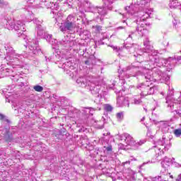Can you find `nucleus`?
<instances>
[{
    "instance_id": "obj_31",
    "label": "nucleus",
    "mask_w": 181,
    "mask_h": 181,
    "mask_svg": "<svg viewBox=\"0 0 181 181\" xmlns=\"http://www.w3.org/2000/svg\"><path fill=\"white\" fill-rule=\"evenodd\" d=\"M80 142H81L82 146H84V145H88V141L84 139V138H83V137H81L80 139Z\"/></svg>"
},
{
    "instance_id": "obj_6",
    "label": "nucleus",
    "mask_w": 181,
    "mask_h": 181,
    "mask_svg": "<svg viewBox=\"0 0 181 181\" xmlns=\"http://www.w3.org/2000/svg\"><path fill=\"white\" fill-rule=\"evenodd\" d=\"M76 17L69 15L66 19L61 24L59 29L61 32H72L76 28Z\"/></svg>"
},
{
    "instance_id": "obj_39",
    "label": "nucleus",
    "mask_w": 181,
    "mask_h": 181,
    "mask_svg": "<svg viewBox=\"0 0 181 181\" xmlns=\"http://www.w3.org/2000/svg\"><path fill=\"white\" fill-rule=\"evenodd\" d=\"M147 135L148 136H150L151 139H153V135H152V131H151V129L148 130Z\"/></svg>"
},
{
    "instance_id": "obj_24",
    "label": "nucleus",
    "mask_w": 181,
    "mask_h": 181,
    "mask_svg": "<svg viewBox=\"0 0 181 181\" xmlns=\"http://www.w3.org/2000/svg\"><path fill=\"white\" fill-rule=\"evenodd\" d=\"M95 122H96V124H95L96 128H98L99 129H103V128H104V123L103 121H98Z\"/></svg>"
},
{
    "instance_id": "obj_56",
    "label": "nucleus",
    "mask_w": 181,
    "mask_h": 181,
    "mask_svg": "<svg viewBox=\"0 0 181 181\" xmlns=\"http://www.w3.org/2000/svg\"><path fill=\"white\" fill-rule=\"evenodd\" d=\"M50 4L52 6L54 5V6H57V4H54L53 3H50ZM51 6V8L53 9V6Z\"/></svg>"
},
{
    "instance_id": "obj_42",
    "label": "nucleus",
    "mask_w": 181,
    "mask_h": 181,
    "mask_svg": "<svg viewBox=\"0 0 181 181\" xmlns=\"http://www.w3.org/2000/svg\"><path fill=\"white\" fill-rule=\"evenodd\" d=\"M69 40H62L59 43L61 45H66V43H68Z\"/></svg>"
},
{
    "instance_id": "obj_41",
    "label": "nucleus",
    "mask_w": 181,
    "mask_h": 181,
    "mask_svg": "<svg viewBox=\"0 0 181 181\" xmlns=\"http://www.w3.org/2000/svg\"><path fill=\"white\" fill-rule=\"evenodd\" d=\"M112 146H109L106 147V152H112Z\"/></svg>"
},
{
    "instance_id": "obj_25",
    "label": "nucleus",
    "mask_w": 181,
    "mask_h": 181,
    "mask_svg": "<svg viewBox=\"0 0 181 181\" xmlns=\"http://www.w3.org/2000/svg\"><path fill=\"white\" fill-rule=\"evenodd\" d=\"M33 89L37 93H42V91H43V87L39 85L33 86Z\"/></svg>"
},
{
    "instance_id": "obj_29",
    "label": "nucleus",
    "mask_w": 181,
    "mask_h": 181,
    "mask_svg": "<svg viewBox=\"0 0 181 181\" xmlns=\"http://www.w3.org/2000/svg\"><path fill=\"white\" fill-rule=\"evenodd\" d=\"M102 170H103V175H106L107 176H110V172H111L110 169L103 168Z\"/></svg>"
},
{
    "instance_id": "obj_28",
    "label": "nucleus",
    "mask_w": 181,
    "mask_h": 181,
    "mask_svg": "<svg viewBox=\"0 0 181 181\" xmlns=\"http://www.w3.org/2000/svg\"><path fill=\"white\" fill-rule=\"evenodd\" d=\"M148 4V0H137V4L144 6Z\"/></svg>"
},
{
    "instance_id": "obj_59",
    "label": "nucleus",
    "mask_w": 181,
    "mask_h": 181,
    "mask_svg": "<svg viewBox=\"0 0 181 181\" xmlns=\"http://www.w3.org/2000/svg\"><path fill=\"white\" fill-rule=\"evenodd\" d=\"M124 163V165H125V163H129V161H127V162H125Z\"/></svg>"
},
{
    "instance_id": "obj_32",
    "label": "nucleus",
    "mask_w": 181,
    "mask_h": 181,
    "mask_svg": "<svg viewBox=\"0 0 181 181\" xmlns=\"http://www.w3.org/2000/svg\"><path fill=\"white\" fill-rule=\"evenodd\" d=\"M162 162H164L165 163H166L168 166H170V158H168V157H165V158L163 159V160Z\"/></svg>"
},
{
    "instance_id": "obj_27",
    "label": "nucleus",
    "mask_w": 181,
    "mask_h": 181,
    "mask_svg": "<svg viewBox=\"0 0 181 181\" xmlns=\"http://www.w3.org/2000/svg\"><path fill=\"white\" fill-rule=\"evenodd\" d=\"M135 71V67H134V66H127L126 69H124L122 70L123 73H127V71Z\"/></svg>"
},
{
    "instance_id": "obj_60",
    "label": "nucleus",
    "mask_w": 181,
    "mask_h": 181,
    "mask_svg": "<svg viewBox=\"0 0 181 181\" xmlns=\"http://www.w3.org/2000/svg\"><path fill=\"white\" fill-rule=\"evenodd\" d=\"M0 28H2V24L0 23Z\"/></svg>"
},
{
    "instance_id": "obj_10",
    "label": "nucleus",
    "mask_w": 181,
    "mask_h": 181,
    "mask_svg": "<svg viewBox=\"0 0 181 181\" xmlns=\"http://www.w3.org/2000/svg\"><path fill=\"white\" fill-rule=\"evenodd\" d=\"M84 6L85 8H88L89 11L92 13H95L96 16L98 18L100 16H105L107 14V10L103 7H98V6H95L93 4H91V2H90L89 0H85L84 1Z\"/></svg>"
},
{
    "instance_id": "obj_26",
    "label": "nucleus",
    "mask_w": 181,
    "mask_h": 181,
    "mask_svg": "<svg viewBox=\"0 0 181 181\" xmlns=\"http://www.w3.org/2000/svg\"><path fill=\"white\" fill-rule=\"evenodd\" d=\"M125 10H126L127 12H128L130 15H133V14H134V10H133L132 6H129L125 7Z\"/></svg>"
},
{
    "instance_id": "obj_62",
    "label": "nucleus",
    "mask_w": 181,
    "mask_h": 181,
    "mask_svg": "<svg viewBox=\"0 0 181 181\" xmlns=\"http://www.w3.org/2000/svg\"><path fill=\"white\" fill-rule=\"evenodd\" d=\"M144 119H145V117H143L142 119H141V121H144Z\"/></svg>"
},
{
    "instance_id": "obj_38",
    "label": "nucleus",
    "mask_w": 181,
    "mask_h": 181,
    "mask_svg": "<svg viewBox=\"0 0 181 181\" xmlns=\"http://www.w3.org/2000/svg\"><path fill=\"white\" fill-rule=\"evenodd\" d=\"M151 13L146 12L145 15H143L142 21H145V18H149V16H151Z\"/></svg>"
},
{
    "instance_id": "obj_7",
    "label": "nucleus",
    "mask_w": 181,
    "mask_h": 181,
    "mask_svg": "<svg viewBox=\"0 0 181 181\" xmlns=\"http://www.w3.org/2000/svg\"><path fill=\"white\" fill-rule=\"evenodd\" d=\"M25 42L27 43L25 47H28L30 50L29 56H31V57H33V56H37V54H40V53H42V49H40V47H39V41L31 38H27Z\"/></svg>"
},
{
    "instance_id": "obj_63",
    "label": "nucleus",
    "mask_w": 181,
    "mask_h": 181,
    "mask_svg": "<svg viewBox=\"0 0 181 181\" xmlns=\"http://www.w3.org/2000/svg\"><path fill=\"white\" fill-rule=\"evenodd\" d=\"M167 46H169V42H167Z\"/></svg>"
},
{
    "instance_id": "obj_33",
    "label": "nucleus",
    "mask_w": 181,
    "mask_h": 181,
    "mask_svg": "<svg viewBox=\"0 0 181 181\" xmlns=\"http://www.w3.org/2000/svg\"><path fill=\"white\" fill-rule=\"evenodd\" d=\"M5 6H8V2L0 0V8H5Z\"/></svg>"
},
{
    "instance_id": "obj_43",
    "label": "nucleus",
    "mask_w": 181,
    "mask_h": 181,
    "mask_svg": "<svg viewBox=\"0 0 181 181\" xmlns=\"http://www.w3.org/2000/svg\"><path fill=\"white\" fill-rule=\"evenodd\" d=\"M88 112L89 114H90V115H93V114L94 113V108H89L88 109Z\"/></svg>"
},
{
    "instance_id": "obj_12",
    "label": "nucleus",
    "mask_w": 181,
    "mask_h": 181,
    "mask_svg": "<svg viewBox=\"0 0 181 181\" xmlns=\"http://www.w3.org/2000/svg\"><path fill=\"white\" fill-rule=\"evenodd\" d=\"M136 23L137 25L136 28V32H137L142 37V36H145L146 33H148V30L146 29V23H145V21H142V18H139L136 20Z\"/></svg>"
},
{
    "instance_id": "obj_48",
    "label": "nucleus",
    "mask_w": 181,
    "mask_h": 181,
    "mask_svg": "<svg viewBox=\"0 0 181 181\" xmlns=\"http://www.w3.org/2000/svg\"><path fill=\"white\" fill-rule=\"evenodd\" d=\"M175 181H181V174L178 175Z\"/></svg>"
},
{
    "instance_id": "obj_4",
    "label": "nucleus",
    "mask_w": 181,
    "mask_h": 181,
    "mask_svg": "<svg viewBox=\"0 0 181 181\" xmlns=\"http://www.w3.org/2000/svg\"><path fill=\"white\" fill-rule=\"evenodd\" d=\"M154 151L156 153V158H159L165 153V151H168L169 148L172 146L170 139H166V137H162L158 141L154 142Z\"/></svg>"
},
{
    "instance_id": "obj_50",
    "label": "nucleus",
    "mask_w": 181,
    "mask_h": 181,
    "mask_svg": "<svg viewBox=\"0 0 181 181\" xmlns=\"http://www.w3.org/2000/svg\"><path fill=\"white\" fill-rule=\"evenodd\" d=\"M90 63H91V60L90 59H88V60L85 62V64H87L88 66L90 65Z\"/></svg>"
},
{
    "instance_id": "obj_2",
    "label": "nucleus",
    "mask_w": 181,
    "mask_h": 181,
    "mask_svg": "<svg viewBox=\"0 0 181 181\" xmlns=\"http://www.w3.org/2000/svg\"><path fill=\"white\" fill-rule=\"evenodd\" d=\"M5 50L6 52L7 56L4 57V60H6L7 66L5 64H1L0 66V73L2 77H8L11 76L13 81H22L23 78H18L19 76L16 74V66H13L12 63L15 64V66H19V60L22 59V55L16 54L13 50V48L8 45L4 46Z\"/></svg>"
},
{
    "instance_id": "obj_16",
    "label": "nucleus",
    "mask_w": 181,
    "mask_h": 181,
    "mask_svg": "<svg viewBox=\"0 0 181 181\" xmlns=\"http://www.w3.org/2000/svg\"><path fill=\"white\" fill-rule=\"evenodd\" d=\"M105 8L109 11H112V4H114V0H103Z\"/></svg>"
},
{
    "instance_id": "obj_20",
    "label": "nucleus",
    "mask_w": 181,
    "mask_h": 181,
    "mask_svg": "<svg viewBox=\"0 0 181 181\" xmlns=\"http://www.w3.org/2000/svg\"><path fill=\"white\" fill-rule=\"evenodd\" d=\"M161 166L163 169L161 170L160 173L163 175H166L168 173V169H169V165L166 164V163L161 161Z\"/></svg>"
},
{
    "instance_id": "obj_19",
    "label": "nucleus",
    "mask_w": 181,
    "mask_h": 181,
    "mask_svg": "<svg viewBox=\"0 0 181 181\" xmlns=\"http://www.w3.org/2000/svg\"><path fill=\"white\" fill-rule=\"evenodd\" d=\"M4 139L6 141V142H11L12 141V136L11 135V133L8 129H4Z\"/></svg>"
},
{
    "instance_id": "obj_1",
    "label": "nucleus",
    "mask_w": 181,
    "mask_h": 181,
    "mask_svg": "<svg viewBox=\"0 0 181 181\" xmlns=\"http://www.w3.org/2000/svg\"><path fill=\"white\" fill-rule=\"evenodd\" d=\"M157 54V51H153L152 53L148 54V61L144 62V66L143 69H144L143 71H139L136 74L132 76L133 77L141 76L144 80L151 83V84L155 83L156 80H165L168 81L170 78L169 76L162 72L160 69H156V67L154 66L155 64H158L160 60V58H159Z\"/></svg>"
},
{
    "instance_id": "obj_3",
    "label": "nucleus",
    "mask_w": 181,
    "mask_h": 181,
    "mask_svg": "<svg viewBox=\"0 0 181 181\" xmlns=\"http://www.w3.org/2000/svg\"><path fill=\"white\" fill-rule=\"evenodd\" d=\"M76 83L79 87H87L89 86L90 91L93 95H97L100 97V91L101 90V86H100V82L97 78L91 77H79L76 80Z\"/></svg>"
},
{
    "instance_id": "obj_40",
    "label": "nucleus",
    "mask_w": 181,
    "mask_h": 181,
    "mask_svg": "<svg viewBox=\"0 0 181 181\" xmlns=\"http://www.w3.org/2000/svg\"><path fill=\"white\" fill-rule=\"evenodd\" d=\"M173 165H174L175 168H180L181 166V165L179 163H177L176 161H173Z\"/></svg>"
},
{
    "instance_id": "obj_52",
    "label": "nucleus",
    "mask_w": 181,
    "mask_h": 181,
    "mask_svg": "<svg viewBox=\"0 0 181 181\" xmlns=\"http://www.w3.org/2000/svg\"><path fill=\"white\" fill-rule=\"evenodd\" d=\"M175 111L176 114H177V115H179V117H181V113H180L179 111H177V110H175Z\"/></svg>"
},
{
    "instance_id": "obj_37",
    "label": "nucleus",
    "mask_w": 181,
    "mask_h": 181,
    "mask_svg": "<svg viewBox=\"0 0 181 181\" xmlns=\"http://www.w3.org/2000/svg\"><path fill=\"white\" fill-rule=\"evenodd\" d=\"M105 111L111 112V111H112V106L110 105H105Z\"/></svg>"
},
{
    "instance_id": "obj_36",
    "label": "nucleus",
    "mask_w": 181,
    "mask_h": 181,
    "mask_svg": "<svg viewBox=\"0 0 181 181\" xmlns=\"http://www.w3.org/2000/svg\"><path fill=\"white\" fill-rule=\"evenodd\" d=\"M175 136H180L181 135V129H177L174 131Z\"/></svg>"
},
{
    "instance_id": "obj_15",
    "label": "nucleus",
    "mask_w": 181,
    "mask_h": 181,
    "mask_svg": "<svg viewBox=\"0 0 181 181\" xmlns=\"http://www.w3.org/2000/svg\"><path fill=\"white\" fill-rule=\"evenodd\" d=\"M117 104L118 107H124V105H127V107H129V101L124 98V96H120L117 98Z\"/></svg>"
},
{
    "instance_id": "obj_22",
    "label": "nucleus",
    "mask_w": 181,
    "mask_h": 181,
    "mask_svg": "<svg viewBox=\"0 0 181 181\" xmlns=\"http://www.w3.org/2000/svg\"><path fill=\"white\" fill-rule=\"evenodd\" d=\"M45 39H46L47 42L50 43V45H53V35L47 33H45L44 35Z\"/></svg>"
},
{
    "instance_id": "obj_46",
    "label": "nucleus",
    "mask_w": 181,
    "mask_h": 181,
    "mask_svg": "<svg viewBox=\"0 0 181 181\" xmlns=\"http://www.w3.org/2000/svg\"><path fill=\"white\" fill-rule=\"evenodd\" d=\"M33 22H34V23H36V25H37V26H39V25H40V21H39L37 18L33 20Z\"/></svg>"
},
{
    "instance_id": "obj_44",
    "label": "nucleus",
    "mask_w": 181,
    "mask_h": 181,
    "mask_svg": "<svg viewBox=\"0 0 181 181\" xmlns=\"http://www.w3.org/2000/svg\"><path fill=\"white\" fill-rule=\"evenodd\" d=\"M173 22V25L174 26H176V25H177L178 23H180V21L179 20H176L175 19Z\"/></svg>"
},
{
    "instance_id": "obj_13",
    "label": "nucleus",
    "mask_w": 181,
    "mask_h": 181,
    "mask_svg": "<svg viewBox=\"0 0 181 181\" xmlns=\"http://www.w3.org/2000/svg\"><path fill=\"white\" fill-rule=\"evenodd\" d=\"M177 63L176 58L170 57L168 59L160 58V66L168 67L169 70H172L175 67V64Z\"/></svg>"
},
{
    "instance_id": "obj_18",
    "label": "nucleus",
    "mask_w": 181,
    "mask_h": 181,
    "mask_svg": "<svg viewBox=\"0 0 181 181\" xmlns=\"http://www.w3.org/2000/svg\"><path fill=\"white\" fill-rule=\"evenodd\" d=\"M44 33H45V29H43V27H42V25H39L37 27V35L38 39H40V37L43 36Z\"/></svg>"
},
{
    "instance_id": "obj_23",
    "label": "nucleus",
    "mask_w": 181,
    "mask_h": 181,
    "mask_svg": "<svg viewBox=\"0 0 181 181\" xmlns=\"http://www.w3.org/2000/svg\"><path fill=\"white\" fill-rule=\"evenodd\" d=\"M131 104H134V105H139L142 104V101L139 98H134L132 100Z\"/></svg>"
},
{
    "instance_id": "obj_21",
    "label": "nucleus",
    "mask_w": 181,
    "mask_h": 181,
    "mask_svg": "<svg viewBox=\"0 0 181 181\" xmlns=\"http://www.w3.org/2000/svg\"><path fill=\"white\" fill-rule=\"evenodd\" d=\"M12 107L15 111H19V110H22V103L14 102L13 103Z\"/></svg>"
},
{
    "instance_id": "obj_34",
    "label": "nucleus",
    "mask_w": 181,
    "mask_h": 181,
    "mask_svg": "<svg viewBox=\"0 0 181 181\" xmlns=\"http://www.w3.org/2000/svg\"><path fill=\"white\" fill-rule=\"evenodd\" d=\"M117 118L119 121H122V119L124 118V113L122 112L117 113Z\"/></svg>"
},
{
    "instance_id": "obj_14",
    "label": "nucleus",
    "mask_w": 181,
    "mask_h": 181,
    "mask_svg": "<svg viewBox=\"0 0 181 181\" xmlns=\"http://www.w3.org/2000/svg\"><path fill=\"white\" fill-rule=\"evenodd\" d=\"M144 53H153L155 50L152 49L153 47L151 46V42L149 41V38H146L144 42Z\"/></svg>"
},
{
    "instance_id": "obj_58",
    "label": "nucleus",
    "mask_w": 181,
    "mask_h": 181,
    "mask_svg": "<svg viewBox=\"0 0 181 181\" xmlns=\"http://www.w3.org/2000/svg\"><path fill=\"white\" fill-rule=\"evenodd\" d=\"M129 37H131V39H132V34L129 35Z\"/></svg>"
},
{
    "instance_id": "obj_51",
    "label": "nucleus",
    "mask_w": 181,
    "mask_h": 181,
    "mask_svg": "<svg viewBox=\"0 0 181 181\" xmlns=\"http://www.w3.org/2000/svg\"><path fill=\"white\" fill-rule=\"evenodd\" d=\"M5 118V115L0 114V119H4Z\"/></svg>"
},
{
    "instance_id": "obj_8",
    "label": "nucleus",
    "mask_w": 181,
    "mask_h": 181,
    "mask_svg": "<svg viewBox=\"0 0 181 181\" xmlns=\"http://www.w3.org/2000/svg\"><path fill=\"white\" fill-rule=\"evenodd\" d=\"M173 89L170 90V88L167 97L165 98L167 107L168 108H169L170 111H172V112H173V110L177 108V105L181 103L180 98L176 99L175 97H173Z\"/></svg>"
},
{
    "instance_id": "obj_9",
    "label": "nucleus",
    "mask_w": 181,
    "mask_h": 181,
    "mask_svg": "<svg viewBox=\"0 0 181 181\" xmlns=\"http://www.w3.org/2000/svg\"><path fill=\"white\" fill-rule=\"evenodd\" d=\"M120 141H124V144L127 145H129L133 147V149H138L141 145H144L145 144V141L142 140L139 142L135 141L132 136L127 133L123 134L119 136Z\"/></svg>"
},
{
    "instance_id": "obj_61",
    "label": "nucleus",
    "mask_w": 181,
    "mask_h": 181,
    "mask_svg": "<svg viewBox=\"0 0 181 181\" xmlns=\"http://www.w3.org/2000/svg\"><path fill=\"white\" fill-rule=\"evenodd\" d=\"M171 179H173V175H170Z\"/></svg>"
},
{
    "instance_id": "obj_17",
    "label": "nucleus",
    "mask_w": 181,
    "mask_h": 181,
    "mask_svg": "<svg viewBox=\"0 0 181 181\" xmlns=\"http://www.w3.org/2000/svg\"><path fill=\"white\" fill-rule=\"evenodd\" d=\"M169 6L171 9H176L180 6V3H179V0H173L170 1Z\"/></svg>"
},
{
    "instance_id": "obj_35",
    "label": "nucleus",
    "mask_w": 181,
    "mask_h": 181,
    "mask_svg": "<svg viewBox=\"0 0 181 181\" xmlns=\"http://www.w3.org/2000/svg\"><path fill=\"white\" fill-rule=\"evenodd\" d=\"M93 28L95 29V32H101L103 27L101 25L93 26Z\"/></svg>"
},
{
    "instance_id": "obj_64",
    "label": "nucleus",
    "mask_w": 181,
    "mask_h": 181,
    "mask_svg": "<svg viewBox=\"0 0 181 181\" xmlns=\"http://www.w3.org/2000/svg\"><path fill=\"white\" fill-rule=\"evenodd\" d=\"M26 18H27V19H29V16H27Z\"/></svg>"
},
{
    "instance_id": "obj_47",
    "label": "nucleus",
    "mask_w": 181,
    "mask_h": 181,
    "mask_svg": "<svg viewBox=\"0 0 181 181\" xmlns=\"http://www.w3.org/2000/svg\"><path fill=\"white\" fill-rule=\"evenodd\" d=\"M25 15H30V19L32 21L33 18V16L32 15V13H29V11H27L25 13Z\"/></svg>"
},
{
    "instance_id": "obj_57",
    "label": "nucleus",
    "mask_w": 181,
    "mask_h": 181,
    "mask_svg": "<svg viewBox=\"0 0 181 181\" xmlns=\"http://www.w3.org/2000/svg\"><path fill=\"white\" fill-rule=\"evenodd\" d=\"M171 163L173 164V162H175V158H173L170 159Z\"/></svg>"
},
{
    "instance_id": "obj_54",
    "label": "nucleus",
    "mask_w": 181,
    "mask_h": 181,
    "mask_svg": "<svg viewBox=\"0 0 181 181\" xmlns=\"http://www.w3.org/2000/svg\"><path fill=\"white\" fill-rule=\"evenodd\" d=\"M119 29H125V27L119 26V27L117 28V30H119Z\"/></svg>"
},
{
    "instance_id": "obj_11",
    "label": "nucleus",
    "mask_w": 181,
    "mask_h": 181,
    "mask_svg": "<svg viewBox=\"0 0 181 181\" xmlns=\"http://www.w3.org/2000/svg\"><path fill=\"white\" fill-rule=\"evenodd\" d=\"M146 82L147 83V85H144V83H139L136 86L137 88H139L141 90V95L143 97H146V95H151L153 94V93H155V88L149 86V84H153V82L151 83V82L146 81Z\"/></svg>"
},
{
    "instance_id": "obj_53",
    "label": "nucleus",
    "mask_w": 181,
    "mask_h": 181,
    "mask_svg": "<svg viewBox=\"0 0 181 181\" xmlns=\"http://www.w3.org/2000/svg\"><path fill=\"white\" fill-rule=\"evenodd\" d=\"M4 52L0 51V57H1V59H4Z\"/></svg>"
},
{
    "instance_id": "obj_5",
    "label": "nucleus",
    "mask_w": 181,
    "mask_h": 181,
    "mask_svg": "<svg viewBox=\"0 0 181 181\" xmlns=\"http://www.w3.org/2000/svg\"><path fill=\"white\" fill-rule=\"evenodd\" d=\"M6 28L8 30H13V29L14 30H16V32H19L20 30V32L18 33V37L26 40V37H28V36L23 33V32H26V28L25 23H23L22 21H18L15 22L13 20H8L6 24Z\"/></svg>"
},
{
    "instance_id": "obj_55",
    "label": "nucleus",
    "mask_w": 181,
    "mask_h": 181,
    "mask_svg": "<svg viewBox=\"0 0 181 181\" xmlns=\"http://www.w3.org/2000/svg\"><path fill=\"white\" fill-rule=\"evenodd\" d=\"M156 66H158V67H160V66H162L160 65V60L158 61V64H156Z\"/></svg>"
},
{
    "instance_id": "obj_30",
    "label": "nucleus",
    "mask_w": 181,
    "mask_h": 181,
    "mask_svg": "<svg viewBox=\"0 0 181 181\" xmlns=\"http://www.w3.org/2000/svg\"><path fill=\"white\" fill-rule=\"evenodd\" d=\"M152 181H169L162 179V176H157L152 178Z\"/></svg>"
},
{
    "instance_id": "obj_49",
    "label": "nucleus",
    "mask_w": 181,
    "mask_h": 181,
    "mask_svg": "<svg viewBox=\"0 0 181 181\" xmlns=\"http://www.w3.org/2000/svg\"><path fill=\"white\" fill-rule=\"evenodd\" d=\"M20 87H24V86H26V83L21 82L20 84H18Z\"/></svg>"
},
{
    "instance_id": "obj_45",
    "label": "nucleus",
    "mask_w": 181,
    "mask_h": 181,
    "mask_svg": "<svg viewBox=\"0 0 181 181\" xmlns=\"http://www.w3.org/2000/svg\"><path fill=\"white\" fill-rule=\"evenodd\" d=\"M113 50H115V52H119V50H121V48H118V47H113L112 46Z\"/></svg>"
}]
</instances>
